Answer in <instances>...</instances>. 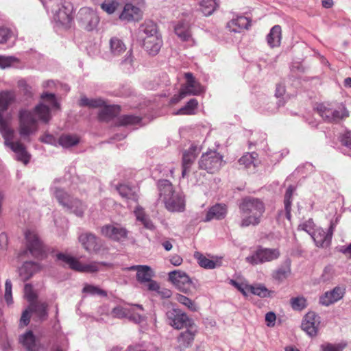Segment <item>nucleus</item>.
Listing matches in <instances>:
<instances>
[{
	"instance_id": "1",
	"label": "nucleus",
	"mask_w": 351,
	"mask_h": 351,
	"mask_svg": "<svg viewBox=\"0 0 351 351\" xmlns=\"http://www.w3.org/2000/svg\"><path fill=\"white\" fill-rule=\"evenodd\" d=\"M36 115L43 122L47 123L51 119L49 108L43 104L36 106L33 111L21 110L19 113L20 135L26 138L35 134L38 130V121Z\"/></svg>"
},
{
	"instance_id": "2",
	"label": "nucleus",
	"mask_w": 351,
	"mask_h": 351,
	"mask_svg": "<svg viewBox=\"0 0 351 351\" xmlns=\"http://www.w3.org/2000/svg\"><path fill=\"white\" fill-rule=\"evenodd\" d=\"M239 208L242 215L240 223L242 228L258 225L265 211L263 202L253 197H245L242 199Z\"/></svg>"
},
{
	"instance_id": "3",
	"label": "nucleus",
	"mask_w": 351,
	"mask_h": 351,
	"mask_svg": "<svg viewBox=\"0 0 351 351\" xmlns=\"http://www.w3.org/2000/svg\"><path fill=\"white\" fill-rule=\"evenodd\" d=\"M159 198L166 209L170 212H182L185 208L184 195L174 190L173 184L167 180H159L158 184Z\"/></svg>"
},
{
	"instance_id": "4",
	"label": "nucleus",
	"mask_w": 351,
	"mask_h": 351,
	"mask_svg": "<svg viewBox=\"0 0 351 351\" xmlns=\"http://www.w3.org/2000/svg\"><path fill=\"white\" fill-rule=\"evenodd\" d=\"M0 133L5 140V145L16 153L17 160L27 165L29 161L30 155L26 151L25 147L23 143L19 141H12L14 136L13 129L5 128L1 124Z\"/></svg>"
},
{
	"instance_id": "5",
	"label": "nucleus",
	"mask_w": 351,
	"mask_h": 351,
	"mask_svg": "<svg viewBox=\"0 0 351 351\" xmlns=\"http://www.w3.org/2000/svg\"><path fill=\"white\" fill-rule=\"evenodd\" d=\"M57 258L67 264L71 269L79 272L94 273L99 270L100 265H106L105 263L97 262L83 264L77 258L63 253L58 254Z\"/></svg>"
},
{
	"instance_id": "6",
	"label": "nucleus",
	"mask_w": 351,
	"mask_h": 351,
	"mask_svg": "<svg viewBox=\"0 0 351 351\" xmlns=\"http://www.w3.org/2000/svg\"><path fill=\"white\" fill-rule=\"evenodd\" d=\"M123 271H136V280L149 291H158L160 286L155 280H152L151 268L147 265H133L123 269Z\"/></svg>"
},
{
	"instance_id": "7",
	"label": "nucleus",
	"mask_w": 351,
	"mask_h": 351,
	"mask_svg": "<svg viewBox=\"0 0 351 351\" xmlns=\"http://www.w3.org/2000/svg\"><path fill=\"white\" fill-rule=\"evenodd\" d=\"M55 197L61 205L71 210L75 215L78 217L83 216L86 206L81 200L72 198L63 190L59 189H56Z\"/></svg>"
},
{
	"instance_id": "8",
	"label": "nucleus",
	"mask_w": 351,
	"mask_h": 351,
	"mask_svg": "<svg viewBox=\"0 0 351 351\" xmlns=\"http://www.w3.org/2000/svg\"><path fill=\"white\" fill-rule=\"evenodd\" d=\"M223 162L222 155L216 151L210 150L202 155L199 167L209 173H215L220 169Z\"/></svg>"
},
{
	"instance_id": "9",
	"label": "nucleus",
	"mask_w": 351,
	"mask_h": 351,
	"mask_svg": "<svg viewBox=\"0 0 351 351\" xmlns=\"http://www.w3.org/2000/svg\"><path fill=\"white\" fill-rule=\"evenodd\" d=\"M280 256L278 249L262 248L256 250L254 254L247 256L246 261L252 265L261 264L277 259Z\"/></svg>"
},
{
	"instance_id": "10",
	"label": "nucleus",
	"mask_w": 351,
	"mask_h": 351,
	"mask_svg": "<svg viewBox=\"0 0 351 351\" xmlns=\"http://www.w3.org/2000/svg\"><path fill=\"white\" fill-rule=\"evenodd\" d=\"M169 280L182 292L187 293L192 287V281L184 271L175 270L169 273Z\"/></svg>"
},
{
	"instance_id": "11",
	"label": "nucleus",
	"mask_w": 351,
	"mask_h": 351,
	"mask_svg": "<svg viewBox=\"0 0 351 351\" xmlns=\"http://www.w3.org/2000/svg\"><path fill=\"white\" fill-rule=\"evenodd\" d=\"M27 248L36 258L42 256L45 250L43 242L34 230H27L25 233Z\"/></svg>"
},
{
	"instance_id": "12",
	"label": "nucleus",
	"mask_w": 351,
	"mask_h": 351,
	"mask_svg": "<svg viewBox=\"0 0 351 351\" xmlns=\"http://www.w3.org/2000/svg\"><path fill=\"white\" fill-rule=\"evenodd\" d=\"M168 323L175 329H182L191 326V320L186 313L178 309H172L167 313Z\"/></svg>"
},
{
	"instance_id": "13",
	"label": "nucleus",
	"mask_w": 351,
	"mask_h": 351,
	"mask_svg": "<svg viewBox=\"0 0 351 351\" xmlns=\"http://www.w3.org/2000/svg\"><path fill=\"white\" fill-rule=\"evenodd\" d=\"M101 234L113 241H119L128 237V230L119 224H106L101 228Z\"/></svg>"
},
{
	"instance_id": "14",
	"label": "nucleus",
	"mask_w": 351,
	"mask_h": 351,
	"mask_svg": "<svg viewBox=\"0 0 351 351\" xmlns=\"http://www.w3.org/2000/svg\"><path fill=\"white\" fill-rule=\"evenodd\" d=\"M320 324V317L314 312H308L305 315L302 322V329L310 337L317 335Z\"/></svg>"
},
{
	"instance_id": "15",
	"label": "nucleus",
	"mask_w": 351,
	"mask_h": 351,
	"mask_svg": "<svg viewBox=\"0 0 351 351\" xmlns=\"http://www.w3.org/2000/svg\"><path fill=\"white\" fill-rule=\"evenodd\" d=\"M80 19L87 31H92L99 23V17L91 9L83 8L79 12Z\"/></svg>"
},
{
	"instance_id": "16",
	"label": "nucleus",
	"mask_w": 351,
	"mask_h": 351,
	"mask_svg": "<svg viewBox=\"0 0 351 351\" xmlns=\"http://www.w3.org/2000/svg\"><path fill=\"white\" fill-rule=\"evenodd\" d=\"M337 223V219L335 222H330L328 233H326L324 230L321 229L314 232L313 239L317 247H324L329 245Z\"/></svg>"
},
{
	"instance_id": "17",
	"label": "nucleus",
	"mask_w": 351,
	"mask_h": 351,
	"mask_svg": "<svg viewBox=\"0 0 351 351\" xmlns=\"http://www.w3.org/2000/svg\"><path fill=\"white\" fill-rule=\"evenodd\" d=\"M344 293V289L340 287H335L332 290L326 291L320 296L319 303L328 306L341 300L343 297Z\"/></svg>"
},
{
	"instance_id": "18",
	"label": "nucleus",
	"mask_w": 351,
	"mask_h": 351,
	"mask_svg": "<svg viewBox=\"0 0 351 351\" xmlns=\"http://www.w3.org/2000/svg\"><path fill=\"white\" fill-rule=\"evenodd\" d=\"M252 25V21L244 16H237L227 23V27L230 32L241 33L248 29Z\"/></svg>"
},
{
	"instance_id": "19",
	"label": "nucleus",
	"mask_w": 351,
	"mask_h": 351,
	"mask_svg": "<svg viewBox=\"0 0 351 351\" xmlns=\"http://www.w3.org/2000/svg\"><path fill=\"white\" fill-rule=\"evenodd\" d=\"M186 84L182 88L189 95H198L204 92L203 86L197 82L191 73L184 74Z\"/></svg>"
},
{
	"instance_id": "20",
	"label": "nucleus",
	"mask_w": 351,
	"mask_h": 351,
	"mask_svg": "<svg viewBox=\"0 0 351 351\" xmlns=\"http://www.w3.org/2000/svg\"><path fill=\"white\" fill-rule=\"evenodd\" d=\"M142 12L139 8L132 3H126L121 13V20L127 21H138L141 19Z\"/></svg>"
},
{
	"instance_id": "21",
	"label": "nucleus",
	"mask_w": 351,
	"mask_h": 351,
	"mask_svg": "<svg viewBox=\"0 0 351 351\" xmlns=\"http://www.w3.org/2000/svg\"><path fill=\"white\" fill-rule=\"evenodd\" d=\"M143 42V47L146 51L152 56L158 54L162 45V40L161 36L153 37H142Z\"/></svg>"
},
{
	"instance_id": "22",
	"label": "nucleus",
	"mask_w": 351,
	"mask_h": 351,
	"mask_svg": "<svg viewBox=\"0 0 351 351\" xmlns=\"http://www.w3.org/2000/svg\"><path fill=\"white\" fill-rule=\"evenodd\" d=\"M40 265L33 261H26L19 269V276L23 281L30 279L33 275L40 271Z\"/></svg>"
},
{
	"instance_id": "23",
	"label": "nucleus",
	"mask_w": 351,
	"mask_h": 351,
	"mask_svg": "<svg viewBox=\"0 0 351 351\" xmlns=\"http://www.w3.org/2000/svg\"><path fill=\"white\" fill-rule=\"evenodd\" d=\"M228 208L224 204H216L209 208L208 210L205 221H210L212 219H224L227 215Z\"/></svg>"
},
{
	"instance_id": "24",
	"label": "nucleus",
	"mask_w": 351,
	"mask_h": 351,
	"mask_svg": "<svg viewBox=\"0 0 351 351\" xmlns=\"http://www.w3.org/2000/svg\"><path fill=\"white\" fill-rule=\"evenodd\" d=\"M79 241L83 247L88 252H96L99 249L97 238L92 233L82 234L79 237Z\"/></svg>"
},
{
	"instance_id": "25",
	"label": "nucleus",
	"mask_w": 351,
	"mask_h": 351,
	"mask_svg": "<svg viewBox=\"0 0 351 351\" xmlns=\"http://www.w3.org/2000/svg\"><path fill=\"white\" fill-rule=\"evenodd\" d=\"M197 147L191 146L189 149L184 152L182 155V176L184 177L197 158Z\"/></svg>"
},
{
	"instance_id": "26",
	"label": "nucleus",
	"mask_w": 351,
	"mask_h": 351,
	"mask_svg": "<svg viewBox=\"0 0 351 351\" xmlns=\"http://www.w3.org/2000/svg\"><path fill=\"white\" fill-rule=\"evenodd\" d=\"M73 19L71 11L64 5H62L54 15V21L64 27H69Z\"/></svg>"
},
{
	"instance_id": "27",
	"label": "nucleus",
	"mask_w": 351,
	"mask_h": 351,
	"mask_svg": "<svg viewBox=\"0 0 351 351\" xmlns=\"http://www.w3.org/2000/svg\"><path fill=\"white\" fill-rule=\"evenodd\" d=\"M196 334V330L193 329V326H189V328H187L185 331L182 332L178 337V342L179 346L181 348H186L191 346L195 336Z\"/></svg>"
},
{
	"instance_id": "28",
	"label": "nucleus",
	"mask_w": 351,
	"mask_h": 351,
	"mask_svg": "<svg viewBox=\"0 0 351 351\" xmlns=\"http://www.w3.org/2000/svg\"><path fill=\"white\" fill-rule=\"evenodd\" d=\"M102 107L98 114L99 119L102 121H108L118 115L121 110L120 106L117 105L107 106L105 104Z\"/></svg>"
},
{
	"instance_id": "29",
	"label": "nucleus",
	"mask_w": 351,
	"mask_h": 351,
	"mask_svg": "<svg viewBox=\"0 0 351 351\" xmlns=\"http://www.w3.org/2000/svg\"><path fill=\"white\" fill-rule=\"evenodd\" d=\"M282 39V29L278 25H274L267 36L268 45L271 47H279Z\"/></svg>"
},
{
	"instance_id": "30",
	"label": "nucleus",
	"mask_w": 351,
	"mask_h": 351,
	"mask_svg": "<svg viewBox=\"0 0 351 351\" xmlns=\"http://www.w3.org/2000/svg\"><path fill=\"white\" fill-rule=\"evenodd\" d=\"M32 313H36L40 320H45L48 317V304L45 302L35 301L29 304Z\"/></svg>"
},
{
	"instance_id": "31",
	"label": "nucleus",
	"mask_w": 351,
	"mask_h": 351,
	"mask_svg": "<svg viewBox=\"0 0 351 351\" xmlns=\"http://www.w3.org/2000/svg\"><path fill=\"white\" fill-rule=\"evenodd\" d=\"M134 215L136 220L141 221L145 228L149 230L154 228L152 221L141 207L137 206L136 208L134 210Z\"/></svg>"
},
{
	"instance_id": "32",
	"label": "nucleus",
	"mask_w": 351,
	"mask_h": 351,
	"mask_svg": "<svg viewBox=\"0 0 351 351\" xmlns=\"http://www.w3.org/2000/svg\"><path fill=\"white\" fill-rule=\"evenodd\" d=\"M194 257L197 260L198 264L205 269H214L220 265L218 261L210 260L199 252L194 253Z\"/></svg>"
},
{
	"instance_id": "33",
	"label": "nucleus",
	"mask_w": 351,
	"mask_h": 351,
	"mask_svg": "<svg viewBox=\"0 0 351 351\" xmlns=\"http://www.w3.org/2000/svg\"><path fill=\"white\" fill-rule=\"evenodd\" d=\"M110 48L111 53L115 56L121 55L126 50L125 45L117 37H113L110 40Z\"/></svg>"
},
{
	"instance_id": "34",
	"label": "nucleus",
	"mask_w": 351,
	"mask_h": 351,
	"mask_svg": "<svg viewBox=\"0 0 351 351\" xmlns=\"http://www.w3.org/2000/svg\"><path fill=\"white\" fill-rule=\"evenodd\" d=\"M198 107V101L196 99H191L186 104L179 109L176 114L178 115H193L195 114V110Z\"/></svg>"
},
{
	"instance_id": "35",
	"label": "nucleus",
	"mask_w": 351,
	"mask_h": 351,
	"mask_svg": "<svg viewBox=\"0 0 351 351\" xmlns=\"http://www.w3.org/2000/svg\"><path fill=\"white\" fill-rule=\"evenodd\" d=\"M175 33L183 41H187L191 37L190 27L187 23H178L175 27Z\"/></svg>"
},
{
	"instance_id": "36",
	"label": "nucleus",
	"mask_w": 351,
	"mask_h": 351,
	"mask_svg": "<svg viewBox=\"0 0 351 351\" xmlns=\"http://www.w3.org/2000/svg\"><path fill=\"white\" fill-rule=\"evenodd\" d=\"M295 191V187L289 186L285 193L284 198L285 209L286 213L287 219L290 221L291 218V199Z\"/></svg>"
},
{
	"instance_id": "37",
	"label": "nucleus",
	"mask_w": 351,
	"mask_h": 351,
	"mask_svg": "<svg viewBox=\"0 0 351 351\" xmlns=\"http://www.w3.org/2000/svg\"><path fill=\"white\" fill-rule=\"evenodd\" d=\"M143 36V37L161 36L159 34L157 25L153 21H146L142 25Z\"/></svg>"
},
{
	"instance_id": "38",
	"label": "nucleus",
	"mask_w": 351,
	"mask_h": 351,
	"mask_svg": "<svg viewBox=\"0 0 351 351\" xmlns=\"http://www.w3.org/2000/svg\"><path fill=\"white\" fill-rule=\"evenodd\" d=\"M117 189L122 197L137 202L138 195L129 186L126 184H119L117 186Z\"/></svg>"
},
{
	"instance_id": "39",
	"label": "nucleus",
	"mask_w": 351,
	"mask_h": 351,
	"mask_svg": "<svg viewBox=\"0 0 351 351\" xmlns=\"http://www.w3.org/2000/svg\"><path fill=\"white\" fill-rule=\"evenodd\" d=\"M80 138L77 135L62 134L58 139L59 144L63 147H70L77 145Z\"/></svg>"
},
{
	"instance_id": "40",
	"label": "nucleus",
	"mask_w": 351,
	"mask_h": 351,
	"mask_svg": "<svg viewBox=\"0 0 351 351\" xmlns=\"http://www.w3.org/2000/svg\"><path fill=\"white\" fill-rule=\"evenodd\" d=\"M21 342L29 351L35 348L36 337L32 330H28L21 337Z\"/></svg>"
},
{
	"instance_id": "41",
	"label": "nucleus",
	"mask_w": 351,
	"mask_h": 351,
	"mask_svg": "<svg viewBox=\"0 0 351 351\" xmlns=\"http://www.w3.org/2000/svg\"><path fill=\"white\" fill-rule=\"evenodd\" d=\"M105 104V101L101 99H88L86 97H82L79 105L80 106H87L91 108H101Z\"/></svg>"
},
{
	"instance_id": "42",
	"label": "nucleus",
	"mask_w": 351,
	"mask_h": 351,
	"mask_svg": "<svg viewBox=\"0 0 351 351\" xmlns=\"http://www.w3.org/2000/svg\"><path fill=\"white\" fill-rule=\"evenodd\" d=\"M250 292L254 295H258L261 298L270 297L271 293H274L268 290L265 286L262 285H250L249 287Z\"/></svg>"
},
{
	"instance_id": "43",
	"label": "nucleus",
	"mask_w": 351,
	"mask_h": 351,
	"mask_svg": "<svg viewBox=\"0 0 351 351\" xmlns=\"http://www.w3.org/2000/svg\"><path fill=\"white\" fill-rule=\"evenodd\" d=\"M141 118L134 115H123L119 118L118 125L121 126L133 125L139 123Z\"/></svg>"
},
{
	"instance_id": "44",
	"label": "nucleus",
	"mask_w": 351,
	"mask_h": 351,
	"mask_svg": "<svg viewBox=\"0 0 351 351\" xmlns=\"http://www.w3.org/2000/svg\"><path fill=\"white\" fill-rule=\"evenodd\" d=\"M216 0H202L201 10L205 16L210 15L217 8Z\"/></svg>"
},
{
	"instance_id": "45",
	"label": "nucleus",
	"mask_w": 351,
	"mask_h": 351,
	"mask_svg": "<svg viewBox=\"0 0 351 351\" xmlns=\"http://www.w3.org/2000/svg\"><path fill=\"white\" fill-rule=\"evenodd\" d=\"M348 117L349 112L343 106H341L337 109H333L331 123H338Z\"/></svg>"
},
{
	"instance_id": "46",
	"label": "nucleus",
	"mask_w": 351,
	"mask_h": 351,
	"mask_svg": "<svg viewBox=\"0 0 351 351\" xmlns=\"http://www.w3.org/2000/svg\"><path fill=\"white\" fill-rule=\"evenodd\" d=\"M290 304L295 311H302L306 307V300L304 297L292 298Z\"/></svg>"
},
{
	"instance_id": "47",
	"label": "nucleus",
	"mask_w": 351,
	"mask_h": 351,
	"mask_svg": "<svg viewBox=\"0 0 351 351\" xmlns=\"http://www.w3.org/2000/svg\"><path fill=\"white\" fill-rule=\"evenodd\" d=\"M317 110L320 116L326 121L331 123L333 109L329 108L324 104L318 106Z\"/></svg>"
},
{
	"instance_id": "48",
	"label": "nucleus",
	"mask_w": 351,
	"mask_h": 351,
	"mask_svg": "<svg viewBox=\"0 0 351 351\" xmlns=\"http://www.w3.org/2000/svg\"><path fill=\"white\" fill-rule=\"evenodd\" d=\"M291 274V269L289 267H284V268H280L278 270H276L274 274L273 277L274 279L277 280L279 282H282L286 278H288V276Z\"/></svg>"
},
{
	"instance_id": "49",
	"label": "nucleus",
	"mask_w": 351,
	"mask_h": 351,
	"mask_svg": "<svg viewBox=\"0 0 351 351\" xmlns=\"http://www.w3.org/2000/svg\"><path fill=\"white\" fill-rule=\"evenodd\" d=\"M24 295L27 300L31 304L36 301L38 298L37 294L34 291L33 287L31 284H25L24 287Z\"/></svg>"
},
{
	"instance_id": "50",
	"label": "nucleus",
	"mask_w": 351,
	"mask_h": 351,
	"mask_svg": "<svg viewBox=\"0 0 351 351\" xmlns=\"http://www.w3.org/2000/svg\"><path fill=\"white\" fill-rule=\"evenodd\" d=\"M83 292L89 293L90 295H99L105 297L107 296V293L105 291L91 285H86L83 288Z\"/></svg>"
},
{
	"instance_id": "51",
	"label": "nucleus",
	"mask_w": 351,
	"mask_h": 351,
	"mask_svg": "<svg viewBox=\"0 0 351 351\" xmlns=\"http://www.w3.org/2000/svg\"><path fill=\"white\" fill-rule=\"evenodd\" d=\"M118 5L116 1H106L101 5V8L108 14H112L117 10Z\"/></svg>"
},
{
	"instance_id": "52",
	"label": "nucleus",
	"mask_w": 351,
	"mask_h": 351,
	"mask_svg": "<svg viewBox=\"0 0 351 351\" xmlns=\"http://www.w3.org/2000/svg\"><path fill=\"white\" fill-rule=\"evenodd\" d=\"M176 299L178 302L185 305L189 309L193 310V311L195 310V306L194 302L189 298H187L183 295L177 294L176 296Z\"/></svg>"
},
{
	"instance_id": "53",
	"label": "nucleus",
	"mask_w": 351,
	"mask_h": 351,
	"mask_svg": "<svg viewBox=\"0 0 351 351\" xmlns=\"http://www.w3.org/2000/svg\"><path fill=\"white\" fill-rule=\"evenodd\" d=\"M254 159V158L252 154H247L243 156L239 160V163L240 165H243L245 168H250L252 165H253L254 167L255 166Z\"/></svg>"
},
{
	"instance_id": "54",
	"label": "nucleus",
	"mask_w": 351,
	"mask_h": 351,
	"mask_svg": "<svg viewBox=\"0 0 351 351\" xmlns=\"http://www.w3.org/2000/svg\"><path fill=\"white\" fill-rule=\"evenodd\" d=\"M17 58L13 56L5 57L0 56V68L5 69L10 66L14 62H17Z\"/></svg>"
},
{
	"instance_id": "55",
	"label": "nucleus",
	"mask_w": 351,
	"mask_h": 351,
	"mask_svg": "<svg viewBox=\"0 0 351 351\" xmlns=\"http://www.w3.org/2000/svg\"><path fill=\"white\" fill-rule=\"evenodd\" d=\"M5 300L8 304L12 303V282L10 280H7L5 283Z\"/></svg>"
},
{
	"instance_id": "56",
	"label": "nucleus",
	"mask_w": 351,
	"mask_h": 351,
	"mask_svg": "<svg viewBox=\"0 0 351 351\" xmlns=\"http://www.w3.org/2000/svg\"><path fill=\"white\" fill-rule=\"evenodd\" d=\"M32 313L29 306L22 313L20 324L23 326H26L29 324L31 318V313Z\"/></svg>"
},
{
	"instance_id": "57",
	"label": "nucleus",
	"mask_w": 351,
	"mask_h": 351,
	"mask_svg": "<svg viewBox=\"0 0 351 351\" xmlns=\"http://www.w3.org/2000/svg\"><path fill=\"white\" fill-rule=\"evenodd\" d=\"M112 313L114 317L121 318L128 316V311L125 308L117 306L113 308Z\"/></svg>"
},
{
	"instance_id": "58",
	"label": "nucleus",
	"mask_w": 351,
	"mask_h": 351,
	"mask_svg": "<svg viewBox=\"0 0 351 351\" xmlns=\"http://www.w3.org/2000/svg\"><path fill=\"white\" fill-rule=\"evenodd\" d=\"M11 36V32L9 29L0 27V43H5Z\"/></svg>"
},
{
	"instance_id": "59",
	"label": "nucleus",
	"mask_w": 351,
	"mask_h": 351,
	"mask_svg": "<svg viewBox=\"0 0 351 351\" xmlns=\"http://www.w3.org/2000/svg\"><path fill=\"white\" fill-rule=\"evenodd\" d=\"M321 348L322 351H342L343 350V347L339 344L333 345L329 343L322 345Z\"/></svg>"
},
{
	"instance_id": "60",
	"label": "nucleus",
	"mask_w": 351,
	"mask_h": 351,
	"mask_svg": "<svg viewBox=\"0 0 351 351\" xmlns=\"http://www.w3.org/2000/svg\"><path fill=\"white\" fill-rule=\"evenodd\" d=\"M230 284L232 285L233 287H234L237 289H238L239 291L244 287L247 288V291H250V288L251 285H248L246 282H238L237 281L234 280H230Z\"/></svg>"
},
{
	"instance_id": "61",
	"label": "nucleus",
	"mask_w": 351,
	"mask_h": 351,
	"mask_svg": "<svg viewBox=\"0 0 351 351\" xmlns=\"http://www.w3.org/2000/svg\"><path fill=\"white\" fill-rule=\"evenodd\" d=\"M186 95H187V94L186 93V92L184 91L182 88H181L179 93L178 95H175L171 98V104H177L180 101H181L182 99H184Z\"/></svg>"
},
{
	"instance_id": "62",
	"label": "nucleus",
	"mask_w": 351,
	"mask_h": 351,
	"mask_svg": "<svg viewBox=\"0 0 351 351\" xmlns=\"http://www.w3.org/2000/svg\"><path fill=\"white\" fill-rule=\"evenodd\" d=\"M276 319V315L273 312H268L265 315V321L267 322L268 326H274Z\"/></svg>"
},
{
	"instance_id": "63",
	"label": "nucleus",
	"mask_w": 351,
	"mask_h": 351,
	"mask_svg": "<svg viewBox=\"0 0 351 351\" xmlns=\"http://www.w3.org/2000/svg\"><path fill=\"white\" fill-rule=\"evenodd\" d=\"M342 143L351 149V132H347L342 137Z\"/></svg>"
},
{
	"instance_id": "64",
	"label": "nucleus",
	"mask_w": 351,
	"mask_h": 351,
	"mask_svg": "<svg viewBox=\"0 0 351 351\" xmlns=\"http://www.w3.org/2000/svg\"><path fill=\"white\" fill-rule=\"evenodd\" d=\"M182 258L177 254L172 256L170 258V263L175 266L180 265L182 263Z\"/></svg>"
}]
</instances>
